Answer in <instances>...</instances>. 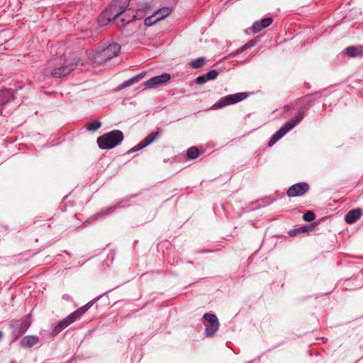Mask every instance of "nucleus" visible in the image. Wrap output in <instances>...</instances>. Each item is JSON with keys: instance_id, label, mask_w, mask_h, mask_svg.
Listing matches in <instances>:
<instances>
[{"instance_id": "13", "label": "nucleus", "mask_w": 363, "mask_h": 363, "mask_svg": "<svg viewBox=\"0 0 363 363\" xmlns=\"http://www.w3.org/2000/svg\"><path fill=\"white\" fill-rule=\"evenodd\" d=\"M272 21V18L270 17L265 18L259 21H255L252 26V30L255 33H258L271 25Z\"/></svg>"}, {"instance_id": "15", "label": "nucleus", "mask_w": 363, "mask_h": 363, "mask_svg": "<svg viewBox=\"0 0 363 363\" xmlns=\"http://www.w3.org/2000/svg\"><path fill=\"white\" fill-rule=\"evenodd\" d=\"M345 53L351 57L363 56V45L350 46L345 49Z\"/></svg>"}, {"instance_id": "27", "label": "nucleus", "mask_w": 363, "mask_h": 363, "mask_svg": "<svg viewBox=\"0 0 363 363\" xmlns=\"http://www.w3.org/2000/svg\"><path fill=\"white\" fill-rule=\"evenodd\" d=\"M245 50H246V49H244V48H243V45H242L240 48H239V49L236 51L235 54L241 53L242 52L245 51Z\"/></svg>"}, {"instance_id": "24", "label": "nucleus", "mask_w": 363, "mask_h": 363, "mask_svg": "<svg viewBox=\"0 0 363 363\" xmlns=\"http://www.w3.org/2000/svg\"><path fill=\"white\" fill-rule=\"evenodd\" d=\"M207 79L205 76H199L196 78V82L198 84H203L206 82Z\"/></svg>"}, {"instance_id": "26", "label": "nucleus", "mask_w": 363, "mask_h": 363, "mask_svg": "<svg viewBox=\"0 0 363 363\" xmlns=\"http://www.w3.org/2000/svg\"><path fill=\"white\" fill-rule=\"evenodd\" d=\"M0 97L9 98L10 97V94L9 92L1 91L0 92Z\"/></svg>"}, {"instance_id": "1", "label": "nucleus", "mask_w": 363, "mask_h": 363, "mask_svg": "<svg viewBox=\"0 0 363 363\" xmlns=\"http://www.w3.org/2000/svg\"><path fill=\"white\" fill-rule=\"evenodd\" d=\"M77 64L78 61L69 63L64 58L54 59L49 62L48 69L53 77L60 78L69 74Z\"/></svg>"}, {"instance_id": "9", "label": "nucleus", "mask_w": 363, "mask_h": 363, "mask_svg": "<svg viewBox=\"0 0 363 363\" xmlns=\"http://www.w3.org/2000/svg\"><path fill=\"white\" fill-rule=\"evenodd\" d=\"M170 78L169 74L164 73L161 75L150 78L149 80L145 82L143 85L147 89H155L166 84Z\"/></svg>"}, {"instance_id": "8", "label": "nucleus", "mask_w": 363, "mask_h": 363, "mask_svg": "<svg viewBox=\"0 0 363 363\" xmlns=\"http://www.w3.org/2000/svg\"><path fill=\"white\" fill-rule=\"evenodd\" d=\"M205 320V333L206 336H213L218 330L219 322L216 315L205 313L203 315Z\"/></svg>"}, {"instance_id": "2", "label": "nucleus", "mask_w": 363, "mask_h": 363, "mask_svg": "<svg viewBox=\"0 0 363 363\" xmlns=\"http://www.w3.org/2000/svg\"><path fill=\"white\" fill-rule=\"evenodd\" d=\"M123 140V134L119 130L105 133L97 139L99 147L102 150L112 149Z\"/></svg>"}, {"instance_id": "6", "label": "nucleus", "mask_w": 363, "mask_h": 363, "mask_svg": "<svg viewBox=\"0 0 363 363\" xmlns=\"http://www.w3.org/2000/svg\"><path fill=\"white\" fill-rule=\"evenodd\" d=\"M304 113L298 112L294 117V118L286 123L282 128L279 129L272 138L269 142V146L274 145L279 140H280L284 135H285L290 130H291L296 124H298L303 118Z\"/></svg>"}, {"instance_id": "16", "label": "nucleus", "mask_w": 363, "mask_h": 363, "mask_svg": "<svg viewBox=\"0 0 363 363\" xmlns=\"http://www.w3.org/2000/svg\"><path fill=\"white\" fill-rule=\"evenodd\" d=\"M362 216V210L359 208L354 209L349 211L345 216V221L347 223H353L358 220Z\"/></svg>"}, {"instance_id": "23", "label": "nucleus", "mask_w": 363, "mask_h": 363, "mask_svg": "<svg viewBox=\"0 0 363 363\" xmlns=\"http://www.w3.org/2000/svg\"><path fill=\"white\" fill-rule=\"evenodd\" d=\"M315 216L313 212L308 211L303 215V220L307 222H311L315 219Z\"/></svg>"}, {"instance_id": "28", "label": "nucleus", "mask_w": 363, "mask_h": 363, "mask_svg": "<svg viewBox=\"0 0 363 363\" xmlns=\"http://www.w3.org/2000/svg\"><path fill=\"white\" fill-rule=\"evenodd\" d=\"M2 336H3V333H2V332L0 331V340L1 339Z\"/></svg>"}, {"instance_id": "25", "label": "nucleus", "mask_w": 363, "mask_h": 363, "mask_svg": "<svg viewBox=\"0 0 363 363\" xmlns=\"http://www.w3.org/2000/svg\"><path fill=\"white\" fill-rule=\"evenodd\" d=\"M255 43H256V42L253 41V40L248 41L243 45V48L246 49V50L248 48H250L255 46Z\"/></svg>"}, {"instance_id": "12", "label": "nucleus", "mask_w": 363, "mask_h": 363, "mask_svg": "<svg viewBox=\"0 0 363 363\" xmlns=\"http://www.w3.org/2000/svg\"><path fill=\"white\" fill-rule=\"evenodd\" d=\"M309 189V186L306 182L298 183L292 185L287 191V195L289 197H296L303 195Z\"/></svg>"}, {"instance_id": "17", "label": "nucleus", "mask_w": 363, "mask_h": 363, "mask_svg": "<svg viewBox=\"0 0 363 363\" xmlns=\"http://www.w3.org/2000/svg\"><path fill=\"white\" fill-rule=\"evenodd\" d=\"M38 340L37 336L27 335L21 340V345L26 347H31L38 342Z\"/></svg>"}, {"instance_id": "7", "label": "nucleus", "mask_w": 363, "mask_h": 363, "mask_svg": "<svg viewBox=\"0 0 363 363\" xmlns=\"http://www.w3.org/2000/svg\"><path fill=\"white\" fill-rule=\"evenodd\" d=\"M247 95L245 92L237 93L234 94H230L220 98L213 106V108L217 109L225 107L228 105H232L238 103L245 98Z\"/></svg>"}, {"instance_id": "11", "label": "nucleus", "mask_w": 363, "mask_h": 363, "mask_svg": "<svg viewBox=\"0 0 363 363\" xmlns=\"http://www.w3.org/2000/svg\"><path fill=\"white\" fill-rule=\"evenodd\" d=\"M136 18V14L133 10L128 9L127 12L120 14L119 17L111 18V21H114L118 27L123 26Z\"/></svg>"}, {"instance_id": "5", "label": "nucleus", "mask_w": 363, "mask_h": 363, "mask_svg": "<svg viewBox=\"0 0 363 363\" xmlns=\"http://www.w3.org/2000/svg\"><path fill=\"white\" fill-rule=\"evenodd\" d=\"M120 45L113 43L104 50L96 53L94 56V62L97 64H101L116 56L120 52Z\"/></svg>"}, {"instance_id": "21", "label": "nucleus", "mask_w": 363, "mask_h": 363, "mask_svg": "<svg viewBox=\"0 0 363 363\" xmlns=\"http://www.w3.org/2000/svg\"><path fill=\"white\" fill-rule=\"evenodd\" d=\"M101 127V122L99 121H95L88 125V130L90 131H95L98 130Z\"/></svg>"}, {"instance_id": "19", "label": "nucleus", "mask_w": 363, "mask_h": 363, "mask_svg": "<svg viewBox=\"0 0 363 363\" xmlns=\"http://www.w3.org/2000/svg\"><path fill=\"white\" fill-rule=\"evenodd\" d=\"M206 63V59L203 57H199L190 62V66L194 69L201 67Z\"/></svg>"}, {"instance_id": "22", "label": "nucleus", "mask_w": 363, "mask_h": 363, "mask_svg": "<svg viewBox=\"0 0 363 363\" xmlns=\"http://www.w3.org/2000/svg\"><path fill=\"white\" fill-rule=\"evenodd\" d=\"M218 72L216 69H212L206 73L205 75L207 80L215 79L218 77Z\"/></svg>"}, {"instance_id": "20", "label": "nucleus", "mask_w": 363, "mask_h": 363, "mask_svg": "<svg viewBox=\"0 0 363 363\" xmlns=\"http://www.w3.org/2000/svg\"><path fill=\"white\" fill-rule=\"evenodd\" d=\"M199 152L197 147H191L187 150V156L190 159H196L199 156Z\"/></svg>"}, {"instance_id": "10", "label": "nucleus", "mask_w": 363, "mask_h": 363, "mask_svg": "<svg viewBox=\"0 0 363 363\" xmlns=\"http://www.w3.org/2000/svg\"><path fill=\"white\" fill-rule=\"evenodd\" d=\"M172 11V8L170 6L163 7L157 10L152 16H149L145 19V24L146 26H152L158 21H160L169 15Z\"/></svg>"}, {"instance_id": "29", "label": "nucleus", "mask_w": 363, "mask_h": 363, "mask_svg": "<svg viewBox=\"0 0 363 363\" xmlns=\"http://www.w3.org/2000/svg\"><path fill=\"white\" fill-rule=\"evenodd\" d=\"M11 363H15L14 362L11 361Z\"/></svg>"}, {"instance_id": "14", "label": "nucleus", "mask_w": 363, "mask_h": 363, "mask_svg": "<svg viewBox=\"0 0 363 363\" xmlns=\"http://www.w3.org/2000/svg\"><path fill=\"white\" fill-rule=\"evenodd\" d=\"M159 135L160 131L150 133L143 141L140 143L138 145L139 147L137 149H133V151H137L147 147L148 145L151 144L154 140H155L158 138Z\"/></svg>"}, {"instance_id": "4", "label": "nucleus", "mask_w": 363, "mask_h": 363, "mask_svg": "<svg viewBox=\"0 0 363 363\" xmlns=\"http://www.w3.org/2000/svg\"><path fill=\"white\" fill-rule=\"evenodd\" d=\"M92 303V302L87 303L86 306L77 309V311L69 314L66 318L61 320L52 330V335H57L63 329L67 328L71 323H74L89 309Z\"/></svg>"}, {"instance_id": "3", "label": "nucleus", "mask_w": 363, "mask_h": 363, "mask_svg": "<svg viewBox=\"0 0 363 363\" xmlns=\"http://www.w3.org/2000/svg\"><path fill=\"white\" fill-rule=\"evenodd\" d=\"M129 6V0H114L112 1L109 10L103 13L99 18L100 23L104 24L102 19L106 18L111 21V18L119 17L120 14L127 12Z\"/></svg>"}, {"instance_id": "18", "label": "nucleus", "mask_w": 363, "mask_h": 363, "mask_svg": "<svg viewBox=\"0 0 363 363\" xmlns=\"http://www.w3.org/2000/svg\"><path fill=\"white\" fill-rule=\"evenodd\" d=\"M144 76H145V73L143 72V73L139 74H138L135 77H133L132 78L125 81L122 84L120 89L128 87L135 83L138 82L140 79H142L144 77Z\"/></svg>"}]
</instances>
